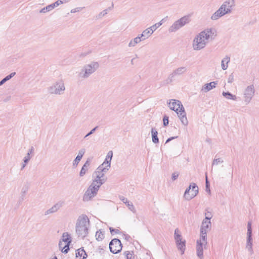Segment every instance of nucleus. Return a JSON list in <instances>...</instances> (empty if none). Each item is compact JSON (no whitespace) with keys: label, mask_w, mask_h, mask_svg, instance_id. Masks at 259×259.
<instances>
[{"label":"nucleus","mask_w":259,"mask_h":259,"mask_svg":"<svg viewBox=\"0 0 259 259\" xmlns=\"http://www.w3.org/2000/svg\"><path fill=\"white\" fill-rule=\"evenodd\" d=\"M217 35L216 30L214 28L205 29L197 35L193 41V48L199 51L205 48L208 40L212 39Z\"/></svg>","instance_id":"f257e3e1"},{"label":"nucleus","mask_w":259,"mask_h":259,"mask_svg":"<svg viewBox=\"0 0 259 259\" xmlns=\"http://www.w3.org/2000/svg\"><path fill=\"white\" fill-rule=\"evenodd\" d=\"M99 68L98 62L92 61L89 64L83 65L79 72L78 76L83 79L88 78L95 73Z\"/></svg>","instance_id":"f03ea898"},{"label":"nucleus","mask_w":259,"mask_h":259,"mask_svg":"<svg viewBox=\"0 0 259 259\" xmlns=\"http://www.w3.org/2000/svg\"><path fill=\"white\" fill-rule=\"evenodd\" d=\"M113 156V152L112 151H109L106 157L105 160L104 162L101 164L95 171V175H99L102 179H107V178L105 176V174L107 172L109 168L110 167L111 160Z\"/></svg>","instance_id":"7ed1b4c3"},{"label":"nucleus","mask_w":259,"mask_h":259,"mask_svg":"<svg viewBox=\"0 0 259 259\" xmlns=\"http://www.w3.org/2000/svg\"><path fill=\"white\" fill-rule=\"evenodd\" d=\"M72 241L71 235L68 232L63 233L59 242V248L62 252L67 253L69 250V246Z\"/></svg>","instance_id":"20e7f679"},{"label":"nucleus","mask_w":259,"mask_h":259,"mask_svg":"<svg viewBox=\"0 0 259 259\" xmlns=\"http://www.w3.org/2000/svg\"><path fill=\"white\" fill-rule=\"evenodd\" d=\"M65 90V87L62 79L57 80L48 88V91L50 94L58 95H63Z\"/></svg>","instance_id":"39448f33"},{"label":"nucleus","mask_w":259,"mask_h":259,"mask_svg":"<svg viewBox=\"0 0 259 259\" xmlns=\"http://www.w3.org/2000/svg\"><path fill=\"white\" fill-rule=\"evenodd\" d=\"M190 22V18L188 16H185L180 19L175 21L172 25L169 28L168 31L169 32H176L186 24Z\"/></svg>","instance_id":"423d86ee"},{"label":"nucleus","mask_w":259,"mask_h":259,"mask_svg":"<svg viewBox=\"0 0 259 259\" xmlns=\"http://www.w3.org/2000/svg\"><path fill=\"white\" fill-rule=\"evenodd\" d=\"M99 188V187L95 185V183H92L85 191L83 196V200L84 201L91 200L92 198L97 194Z\"/></svg>","instance_id":"0eeeda50"},{"label":"nucleus","mask_w":259,"mask_h":259,"mask_svg":"<svg viewBox=\"0 0 259 259\" xmlns=\"http://www.w3.org/2000/svg\"><path fill=\"white\" fill-rule=\"evenodd\" d=\"M198 193V187L195 183H192L185 190L184 197L187 200H190L195 197Z\"/></svg>","instance_id":"6e6552de"},{"label":"nucleus","mask_w":259,"mask_h":259,"mask_svg":"<svg viewBox=\"0 0 259 259\" xmlns=\"http://www.w3.org/2000/svg\"><path fill=\"white\" fill-rule=\"evenodd\" d=\"M255 89L254 85H248L243 91V100L246 105L249 104L254 95Z\"/></svg>","instance_id":"1a4fd4ad"},{"label":"nucleus","mask_w":259,"mask_h":259,"mask_svg":"<svg viewBox=\"0 0 259 259\" xmlns=\"http://www.w3.org/2000/svg\"><path fill=\"white\" fill-rule=\"evenodd\" d=\"M187 71V68L185 66L180 67L174 70L172 72L168 75L166 80V83L168 84L172 82L176 76L182 75L185 74Z\"/></svg>","instance_id":"9d476101"},{"label":"nucleus","mask_w":259,"mask_h":259,"mask_svg":"<svg viewBox=\"0 0 259 259\" xmlns=\"http://www.w3.org/2000/svg\"><path fill=\"white\" fill-rule=\"evenodd\" d=\"M110 251L113 253H117L122 249V244L120 241L118 239H113L109 244Z\"/></svg>","instance_id":"9b49d317"},{"label":"nucleus","mask_w":259,"mask_h":259,"mask_svg":"<svg viewBox=\"0 0 259 259\" xmlns=\"http://www.w3.org/2000/svg\"><path fill=\"white\" fill-rule=\"evenodd\" d=\"M252 228H248L247 232V238H246V248L251 253H253L252 249V242L253 239L252 238Z\"/></svg>","instance_id":"f8f14e48"},{"label":"nucleus","mask_w":259,"mask_h":259,"mask_svg":"<svg viewBox=\"0 0 259 259\" xmlns=\"http://www.w3.org/2000/svg\"><path fill=\"white\" fill-rule=\"evenodd\" d=\"M235 6L234 0H227L221 6V8L226 14L232 12V8Z\"/></svg>","instance_id":"ddd939ff"},{"label":"nucleus","mask_w":259,"mask_h":259,"mask_svg":"<svg viewBox=\"0 0 259 259\" xmlns=\"http://www.w3.org/2000/svg\"><path fill=\"white\" fill-rule=\"evenodd\" d=\"M90 225V220L88 216L82 214L77 220L76 227H88Z\"/></svg>","instance_id":"4468645a"},{"label":"nucleus","mask_w":259,"mask_h":259,"mask_svg":"<svg viewBox=\"0 0 259 259\" xmlns=\"http://www.w3.org/2000/svg\"><path fill=\"white\" fill-rule=\"evenodd\" d=\"M179 109L180 110H178L176 112L182 124L184 125H187L188 124V121L186 117V113L185 112V109L183 106H182Z\"/></svg>","instance_id":"2eb2a0df"},{"label":"nucleus","mask_w":259,"mask_h":259,"mask_svg":"<svg viewBox=\"0 0 259 259\" xmlns=\"http://www.w3.org/2000/svg\"><path fill=\"white\" fill-rule=\"evenodd\" d=\"M182 106H183V105L179 100L172 99L168 103V107L170 109L175 111V112H177Z\"/></svg>","instance_id":"dca6fc26"},{"label":"nucleus","mask_w":259,"mask_h":259,"mask_svg":"<svg viewBox=\"0 0 259 259\" xmlns=\"http://www.w3.org/2000/svg\"><path fill=\"white\" fill-rule=\"evenodd\" d=\"M203 247H204V243H201L200 240H197L196 253L198 257L200 259L203 258Z\"/></svg>","instance_id":"f3484780"},{"label":"nucleus","mask_w":259,"mask_h":259,"mask_svg":"<svg viewBox=\"0 0 259 259\" xmlns=\"http://www.w3.org/2000/svg\"><path fill=\"white\" fill-rule=\"evenodd\" d=\"M93 177L94 178V180L92 183H95V185L99 188L107 181V179H102L99 175H95V172L93 173Z\"/></svg>","instance_id":"a211bd4d"},{"label":"nucleus","mask_w":259,"mask_h":259,"mask_svg":"<svg viewBox=\"0 0 259 259\" xmlns=\"http://www.w3.org/2000/svg\"><path fill=\"white\" fill-rule=\"evenodd\" d=\"M206 228H201L200 230V238L198 240H200L201 243H204V247L207 244V230Z\"/></svg>","instance_id":"6ab92c4d"},{"label":"nucleus","mask_w":259,"mask_h":259,"mask_svg":"<svg viewBox=\"0 0 259 259\" xmlns=\"http://www.w3.org/2000/svg\"><path fill=\"white\" fill-rule=\"evenodd\" d=\"M218 84L217 81H212L210 83H206L202 86L201 91L206 93L215 88V85Z\"/></svg>","instance_id":"aec40b11"},{"label":"nucleus","mask_w":259,"mask_h":259,"mask_svg":"<svg viewBox=\"0 0 259 259\" xmlns=\"http://www.w3.org/2000/svg\"><path fill=\"white\" fill-rule=\"evenodd\" d=\"M226 14L225 12L222 10V8L220 7V8L212 15L211 19L212 20H217Z\"/></svg>","instance_id":"412c9836"},{"label":"nucleus","mask_w":259,"mask_h":259,"mask_svg":"<svg viewBox=\"0 0 259 259\" xmlns=\"http://www.w3.org/2000/svg\"><path fill=\"white\" fill-rule=\"evenodd\" d=\"M178 249L181 251V254H183L186 249V241L185 239H180L178 242H176Z\"/></svg>","instance_id":"4be33fe9"},{"label":"nucleus","mask_w":259,"mask_h":259,"mask_svg":"<svg viewBox=\"0 0 259 259\" xmlns=\"http://www.w3.org/2000/svg\"><path fill=\"white\" fill-rule=\"evenodd\" d=\"M120 199L127 205V206L128 207V209L130 210H131L134 213H135L136 212V210L133 203L128 201L127 198H125L123 196H120Z\"/></svg>","instance_id":"5701e85b"},{"label":"nucleus","mask_w":259,"mask_h":259,"mask_svg":"<svg viewBox=\"0 0 259 259\" xmlns=\"http://www.w3.org/2000/svg\"><path fill=\"white\" fill-rule=\"evenodd\" d=\"M76 233L80 237L82 238H84L88 234V228H76Z\"/></svg>","instance_id":"b1692460"},{"label":"nucleus","mask_w":259,"mask_h":259,"mask_svg":"<svg viewBox=\"0 0 259 259\" xmlns=\"http://www.w3.org/2000/svg\"><path fill=\"white\" fill-rule=\"evenodd\" d=\"M142 41H143V37H141L139 35L137 37L134 38L130 41L128 45V47H134L138 44L140 43Z\"/></svg>","instance_id":"393cba45"},{"label":"nucleus","mask_w":259,"mask_h":259,"mask_svg":"<svg viewBox=\"0 0 259 259\" xmlns=\"http://www.w3.org/2000/svg\"><path fill=\"white\" fill-rule=\"evenodd\" d=\"M60 204L56 203V204L54 205L51 208L46 210L45 212V215H47L56 212L60 208Z\"/></svg>","instance_id":"a878e982"},{"label":"nucleus","mask_w":259,"mask_h":259,"mask_svg":"<svg viewBox=\"0 0 259 259\" xmlns=\"http://www.w3.org/2000/svg\"><path fill=\"white\" fill-rule=\"evenodd\" d=\"M90 161L89 160H87L86 162L83 164V165L82 166L79 172V176L80 177H82L85 174L87 171L88 169V167L90 166Z\"/></svg>","instance_id":"bb28decb"},{"label":"nucleus","mask_w":259,"mask_h":259,"mask_svg":"<svg viewBox=\"0 0 259 259\" xmlns=\"http://www.w3.org/2000/svg\"><path fill=\"white\" fill-rule=\"evenodd\" d=\"M152 33V32L150 30V28H148L144 30L140 36L141 37H143V40H144L150 37Z\"/></svg>","instance_id":"cd10ccee"},{"label":"nucleus","mask_w":259,"mask_h":259,"mask_svg":"<svg viewBox=\"0 0 259 259\" xmlns=\"http://www.w3.org/2000/svg\"><path fill=\"white\" fill-rule=\"evenodd\" d=\"M151 134L152 142L155 144L158 143L159 139L157 137L158 133L157 130L155 128H152L151 129Z\"/></svg>","instance_id":"c85d7f7f"},{"label":"nucleus","mask_w":259,"mask_h":259,"mask_svg":"<svg viewBox=\"0 0 259 259\" xmlns=\"http://www.w3.org/2000/svg\"><path fill=\"white\" fill-rule=\"evenodd\" d=\"M230 61L229 56H226L221 61V67L223 70H225L228 68V64Z\"/></svg>","instance_id":"c756f323"},{"label":"nucleus","mask_w":259,"mask_h":259,"mask_svg":"<svg viewBox=\"0 0 259 259\" xmlns=\"http://www.w3.org/2000/svg\"><path fill=\"white\" fill-rule=\"evenodd\" d=\"M223 96L227 99L232 100L236 101L237 100V97L235 95L232 94L229 92H223L222 93Z\"/></svg>","instance_id":"7c9ffc66"},{"label":"nucleus","mask_w":259,"mask_h":259,"mask_svg":"<svg viewBox=\"0 0 259 259\" xmlns=\"http://www.w3.org/2000/svg\"><path fill=\"white\" fill-rule=\"evenodd\" d=\"M174 238L175 242H178L180 239H183L182 232L177 228L175 231Z\"/></svg>","instance_id":"2f4dec72"},{"label":"nucleus","mask_w":259,"mask_h":259,"mask_svg":"<svg viewBox=\"0 0 259 259\" xmlns=\"http://www.w3.org/2000/svg\"><path fill=\"white\" fill-rule=\"evenodd\" d=\"M76 256L77 257H82V259H84L87 257V255L85 251L84 250V249L79 248V249H77L76 251Z\"/></svg>","instance_id":"473e14b6"},{"label":"nucleus","mask_w":259,"mask_h":259,"mask_svg":"<svg viewBox=\"0 0 259 259\" xmlns=\"http://www.w3.org/2000/svg\"><path fill=\"white\" fill-rule=\"evenodd\" d=\"M96 238L98 241H101L104 238V233L100 230L99 231H97L96 233Z\"/></svg>","instance_id":"72a5a7b5"},{"label":"nucleus","mask_w":259,"mask_h":259,"mask_svg":"<svg viewBox=\"0 0 259 259\" xmlns=\"http://www.w3.org/2000/svg\"><path fill=\"white\" fill-rule=\"evenodd\" d=\"M108 13V10L106 9L100 12L97 16H96L97 19H101L103 17L105 16Z\"/></svg>","instance_id":"f704fd0d"},{"label":"nucleus","mask_w":259,"mask_h":259,"mask_svg":"<svg viewBox=\"0 0 259 259\" xmlns=\"http://www.w3.org/2000/svg\"><path fill=\"white\" fill-rule=\"evenodd\" d=\"M205 191L209 194H210V184L208 180L207 176L206 175L205 177Z\"/></svg>","instance_id":"c9c22d12"},{"label":"nucleus","mask_w":259,"mask_h":259,"mask_svg":"<svg viewBox=\"0 0 259 259\" xmlns=\"http://www.w3.org/2000/svg\"><path fill=\"white\" fill-rule=\"evenodd\" d=\"M52 8L50 6V5L44 7V8L41 9L40 11H39V13H45L47 12H50L51 11H52Z\"/></svg>","instance_id":"e433bc0d"},{"label":"nucleus","mask_w":259,"mask_h":259,"mask_svg":"<svg viewBox=\"0 0 259 259\" xmlns=\"http://www.w3.org/2000/svg\"><path fill=\"white\" fill-rule=\"evenodd\" d=\"M160 26V23H155L154 25H153L152 26L149 27L150 28V30L152 32V33L154 32L158 28H159Z\"/></svg>","instance_id":"4c0bfd02"},{"label":"nucleus","mask_w":259,"mask_h":259,"mask_svg":"<svg viewBox=\"0 0 259 259\" xmlns=\"http://www.w3.org/2000/svg\"><path fill=\"white\" fill-rule=\"evenodd\" d=\"M223 162H224L223 160H222L220 158H214V160H213L212 165L213 166L214 165H218L220 163H222Z\"/></svg>","instance_id":"58836bf2"},{"label":"nucleus","mask_w":259,"mask_h":259,"mask_svg":"<svg viewBox=\"0 0 259 259\" xmlns=\"http://www.w3.org/2000/svg\"><path fill=\"white\" fill-rule=\"evenodd\" d=\"M85 152V149L84 148H81L80 149L79 151L78 155H77V157H79L81 159L83 157V155L84 154Z\"/></svg>","instance_id":"ea45409f"},{"label":"nucleus","mask_w":259,"mask_h":259,"mask_svg":"<svg viewBox=\"0 0 259 259\" xmlns=\"http://www.w3.org/2000/svg\"><path fill=\"white\" fill-rule=\"evenodd\" d=\"M205 213V220H210L212 218V214L208 209H206Z\"/></svg>","instance_id":"a19ab883"},{"label":"nucleus","mask_w":259,"mask_h":259,"mask_svg":"<svg viewBox=\"0 0 259 259\" xmlns=\"http://www.w3.org/2000/svg\"><path fill=\"white\" fill-rule=\"evenodd\" d=\"M210 224V220H205V219L202 222L201 227H209V225Z\"/></svg>","instance_id":"79ce46f5"},{"label":"nucleus","mask_w":259,"mask_h":259,"mask_svg":"<svg viewBox=\"0 0 259 259\" xmlns=\"http://www.w3.org/2000/svg\"><path fill=\"white\" fill-rule=\"evenodd\" d=\"M15 74H16V72H12V73H10L9 75L6 76L3 79L5 81V82H6L8 80H10L11 78H12Z\"/></svg>","instance_id":"37998d69"},{"label":"nucleus","mask_w":259,"mask_h":259,"mask_svg":"<svg viewBox=\"0 0 259 259\" xmlns=\"http://www.w3.org/2000/svg\"><path fill=\"white\" fill-rule=\"evenodd\" d=\"M168 116H167V115H165L164 116H163V125L164 126H166L168 124V122H169V121H168Z\"/></svg>","instance_id":"c03bdc74"},{"label":"nucleus","mask_w":259,"mask_h":259,"mask_svg":"<svg viewBox=\"0 0 259 259\" xmlns=\"http://www.w3.org/2000/svg\"><path fill=\"white\" fill-rule=\"evenodd\" d=\"M31 156L29 155V153H27L26 155L24 157L23 162L27 163L31 159Z\"/></svg>","instance_id":"a18cd8bd"},{"label":"nucleus","mask_w":259,"mask_h":259,"mask_svg":"<svg viewBox=\"0 0 259 259\" xmlns=\"http://www.w3.org/2000/svg\"><path fill=\"white\" fill-rule=\"evenodd\" d=\"M98 128V126H96L95 127H94V128H93L89 133H88L84 137V139H85L87 138L88 136L91 135L92 134H93V133H94V132L96 131V130Z\"/></svg>","instance_id":"49530a36"},{"label":"nucleus","mask_w":259,"mask_h":259,"mask_svg":"<svg viewBox=\"0 0 259 259\" xmlns=\"http://www.w3.org/2000/svg\"><path fill=\"white\" fill-rule=\"evenodd\" d=\"M81 159L79 158V157L76 156V158L74 159L73 161V166H76L79 162Z\"/></svg>","instance_id":"de8ad7c7"},{"label":"nucleus","mask_w":259,"mask_h":259,"mask_svg":"<svg viewBox=\"0 0 259 259\" xmlns=\"http://www.w3.org/2000/svg\"><path fill=\"white\" fill-rule=\"evenodd\" d=\"M111 233L113 235L114 234H118L120 232L119 230L117 229H114L113 228H109Z\"/></svg>","instance_id":"09e8293b"},{"label":"nucleus","mask_w":259,"mask_h":259,"mask_svg":"<svg viewBox=\"0 0 259 259\" xmlns=\"http://www.w3.org/2000/svg\"><path fill=\"white\" fill-rule=\"evenodd\" d=\"M179 176V173L178 172H175L172 173L171 179L172 181H175L177 180Z\"/></svg>","instance_id":"8fccbe9b"},{"label":"nucleus","mask_w":259,"mask_h":259,"mask_svg":"<svg viewBox=\"0 0 259 259\" xmlns=\"http://www.w3.org/2000/svg\"><path fill=\"white\" fill-rule=\"evenodd\" d=\"M234 81V75L233 73L229 75L228 79V82L231 83Z\"/></svg>","instance_id":"3c124183"},{"label":"nucleus","mask_w":259,"mask_h":259,"mask_svg":"<svg viewBox=\"0 0 259 259\" xmlns=\"http://www.w3.org/2000/svg\"><path fill=\"white\" fill-rule=\"evenodd\" d=\"M28 190V188L27 187H23L21 189V193L22 195V196H24L26 193L27 192Z\"/></svg>","instance_id":"603ef678"},{"label":"nucleus","mask_w":259,"mask_h":259,"mask_svg":"<svg viewBox=\"0 0 259 259\" xmlns=\"http://www.w3.org/2000/svg\"><path fill=\"white\" fill-rule=\"evenodd\" d=\"M125 253L126 254V259L132 258L133 255L130 252L127 251Z\"/></svg>","instance_id":"864d4df0"},{"label":"nucleus","mask_w":259,"mask_h":259,"mask_svg":"<svg viewBox=\"0 0 259 259\" xmlns=\"http://www.w3.org/2000/svg\"><path fill=\"white\" fill-rule=\"evenodd\" d=\"M81 9V8H76L75 9H73L71 10V13H74L79 12Z\"/></svg>","instance_id":"5fc2aeb1"},{"label":"nucleus","mask_w":259,"mask_h":259,"mask_svg":"<svg viewBox=\"0 0 259 259\" xmlns=\"http://www.w3.org/2000/svg\"><path fill=\"white\" fill-rule=\"evenodd\" d=\"M50 6H51L52 10L54 9L55 8L59 6L58 4L57 3V2H56L54 3H53L52 4H50Z\"/></svg>","instance_id":"6e6d98bb"},{"label":"nucleus","mask_w":259,"mask_h":259,"mask_svg":"<svg viewBox=\"0 0 259 259\" xmlns=\"http://www.w3.org/2000/svg\"><path fill=\"white\" fill-rule=\"evenodd\" d=\"M34 151V148L33 147H31V148L30 149H29V150L28 151V152L27 153H29V155H30V154L31 153H32Z\"/></svg>","instance_id":"4d7b16f0"},{"label":"nucleus","mask_w":259,"mask_h":259,"mask_svg":"<svg viewBox=\"0 0 259 259\" xmlns=\"http://www.w3.org/2000/svg\"><path fill=\"white\" fill-rule=\"evenodd\" d=\"M167 18V17H166L165 18H163L162 19V20H161L159 22H158L157 23H160V26L163 24V23L164 22V19L165 18Z\"/></svg>","instance_id":"13d9d810"},{"label":"nucleus","mask_w":259,"mask_h":259,"mask_svg":"<svg viewBox=\"0 0 259 259\" xmlns=\"http://www.w3.org/2000/svg\"><path fill=\"white\" fill-rule=\"evenodd\" d=\"M5 81L4 80V79H3L1 81H0V86L3 85L4 83H5Z\"/></svg>","instance_id":"bf43d9fd"},{"label":"nucleus","mask_w":259,"mask_h":259,"mask_svg":"<svg viewBox=\"0 0 259 259\" xmlns=\"http://www.w3.org/2000/svg\"><path fill=\"white\" fill-rule=\"evenodd\" d=\"M56 2H57V3H58V5H59V6L60 5H61V4H63L62 1H61V0H58V1H56Z\"/></svg>","instance_id":"052dcab7"},{"label":"nucleus","mask_w":259,"mask_h":259,"mask_svg":"<svg viewBox=\"0 0 259 259\" xmlns=\"http://www.w3.org/2000/svg\"><path fill=\"white\" fill-rule=\"evenodd\" d=\"M26 164L27 163H24L23 164H22L21 168V170L23 169L26 166Z\"/></svg>","instance_id":"680f3d73"},{"label":"nucleus","mask_w":259,"mask_h":259,"mask_svg":"<svg viewBox=\"0 0 259 259\" xmlns=\"http://www.w3.org/2000/svg\"><path fill=\"white\" fill-rule=\"evenodd\" d=\"M251 223L250 222H248L247 223V227H251Z\"/></svg>","instance_id":"e2e57ef3"},{"label":"nucleus","mask_w":259,"mask_h":259,"mask_svg":"<svg viewBox=\"0 0 259 259\" xmlns=\"http://www.w3.org/2000/svg\"><path fill=\"white\" fill-rule=\"evenodd\" d=\"M177 137H170V138H169L170 139V141H171L172 140L175 139V138H177Z\"/></svg>","instance_id":"0e129e2a"},{"label":"nucleus","mask_w":259,"mask_h":259,"mask_svg":"<svg viewBox=\"0 0 259 259\" xmlns=\"http://www.w3.org/2000/svg\"><path fill=\"white\" fill-rule=\"evenodd\" d=\"M170 141V139L169 138H168L167 140L165 142V143H167L168 142Z\"/></svg>","instance_id":"69168bd1"},{"label":"nucleus","mask_w":259,"mask_h":259,"mask_svg":"<svg viewBox=\"0 0 259 259\" xmlns=\"http://www.w3.org/2000/svg\"><path fill=\"white\" fill-rule=\"evenodd\" d=\"M113 7V4L112 5V7L108 8V11L111 10Z\"/></svg>","instance_id":"338daca9"},{"label":"nucleus","mask_w":259,"mask_h":259,"mask_svg":"<svg viewBox=\"0 0 259 259\" xmlns=\"http://www.w3.org/2000/svg\"><path fill=\"white\" fill-rule=\"evenodd\" d=\"M53 259H58V258H57V257L56 256H55Z\"/></svg>","instance_id":"774afa93"}]
</instances>
